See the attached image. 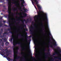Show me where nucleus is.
<instances>
[{
    "label": "nucleus",
    "instance_id": "f257e3e1",
    "mask_svg": "<svg viewBox=\"0 0 61 61\" xmlns=\"http://www.w3.org/2000/svg\"><path fill=\"white\" fill-rule=\"evenodd\" d=\"M7 1H8V5L9 6L8 7V13L9 15H8V19H10L12 21H14V20H16L17 21H18V20H17V19H14L13 18H10V14H11V12L10 11V10H11V8H10V2L9 1V0H7Z\"/></svg>",
    "mask_w": 61,
    "mask_h": 61
},
{
    "label": "nucleus",
    "instance_id": "f03ea898",
    "mask_svg": "<svg viewBox=\"0 0 61 61\" xmlns=\"http://www.w3.org/2000/svg\"><path fill=\"white\" fill-rule=\"evenodd\" d=\"M13 53L14 54V57L13 58V61H16V59H18L19 58H21V57L19 56H18L17 57H15V55L17 54L18 51H16L15 52V48H13Z\"/></svg>",
    "mask_w": 61,
    "mask_h": 61
},
{
    "label": "nucleus",
    "instance_id": "7ed1b4c3",
    "mask_svg": "<svg viewBox=\"0 0 61 61\" xmlns=\"http://www.w3.org/2000/svg\"><path fill=\"white\" fill-rule=\"evenodd\" d=\"M17 18H19L18 19H17V20H19V21H21L22 22V25H23L24 26H26L25 25V23H24V21H25V23L26 24H27V21H26L25 19L23 20H21L20 19V17H18Z\"/></svg>",
    "mask_w": 61,
    "mask_h": 61
},
{
    "label": "nucleus",
    "instance_id": "20e7f679",
    "mask_svg": "<svg viewBox=\"0 0 61 61\" xmlns=\"http://www.w3.org/2000/svg\"><path fill=\"white\" fill-rule=\"evenodd\" d=\"M9 33H11L12 34V35L11 36V37H12V38H11L10 39V41L11 42H12V39H14V34H13V32H12L11 31H10Z\"/></svg>",
    "mask_w": 61,
    "mask_h": 61
},
{
    "label": "nucleus",
    "instance_id": "39448f33",
    "mask_svg": "<svg viewBox=\"0 0 61 61\" xmlns=\"http://www.w3.org/2000/svg\"><path fill=\"white\" fill-rule=\"evenodd\" d=\"M44 16H45V17L46 18H44V20H45L46 23H47V24H48V20L47 19V15L46 14H44Z\"/></svg>",
    "mask_w": 61,
    "mask_h": 61
},
{
    "label": "nucleus",
    "instance_id": "423d86ee",
    "mask_svg": "<svg viewBox=\"0 0 61 61\" xmlns=\"http://www.w3.org/2000/svg\"><path fill=\"white\" fill-rule=\"evenodd\" d=\"M36 6L37 7L38 10H39V12L40 13H41V11L40 10H41V7L39 6V5L38 4H37Z\"/></svg>",
    "mask_w": 61,
    "mask_h": 61
},
{
    "label": "nucleus",
    "instance_id": "0eeeda50",
    "mask_svg": "<svg viewBox=\"0 0 61 61\" xmlns=\"http://www.w3.org/2000/svg\"><path fill=\"white\" fill-rule=\"evenodd\" d=\"M15 43V45L16 46V45H17V44H18V45H20L21 47L22 48V49H24V48L21 45L22 44V43H21V42H18L17 43Z\"/></svg>",
    "mask_w": 61,
    "mask_h": 61
},
{
    "label": "nucleus",
    "instance_id": "6e6552de",
    "mask_svg": "<svg viewBox=\"0 0 61 61\" xmlns=\"http://www.w3.org/2000/svg\"><path fill=\"white\" fill-rule=\"evenodd\" d=\"M3 33V31H0V37H1V38H3L4 37V36H2L1 35Z\"/></svg>",
    "mask_w": 61,
    "mask_h": 61
},
{
    "label": "nucleus",
    "instance_id": "1a4fd4ad",
    "mask_svg": "<svg viewBox=\"0 0 61 61\" xmlns=\"http://www.w3.org/2000/svg\"><path fill=\"white\" fill-rule=\"evenodd\" d=\"M4 38H4H2V39H1L0 38V44H1V42L2 41H2V40H3L4 41H6V39L5 38L4 39H3Z\"/></svg>",
    "mask_w": 61,
    "mask_h": 61
},
{
    "label": "nucleus",
    "instance_id": "9d476101",
    "mask_svg": "<svg viewBox=\"0 0 61 61\" xmlns=\"http://www.w3.org/2000/svg\"><path fill=\"white\" fill-rule=\"evenodd\" d=\"M44 54L45 55H47V56H45V57H48V55L49 54H50V53L49 52H48L47 53H45Z\"/></svg>",
    "mask_w": 61,
    "mask_h": 61
},
{
    "label": "nucleus",
    "instance_id": "9b49d317",
    "mask_svg": "<svg viewBox=\"0 0 61 61\" xmlns=\"http://www.w3.org/2000/svg\"><path fill=\"white\" fill-rule=\"evenodd\" d=\"M34 27H31L30 28H32V29H33V30L35 28H34V27L35 28H36L37 27V25H36V24H35V25H34Z\"/></svg>",
    "mask_w": 61,
    "mask_h": 61
},
{
    "label": "nucleus",
    "instance_id": "f8f14e48",
    "mask_svg": "<svg viewBox=\"0 0 61 61\" xmlns=\"http://www.w3.org/2000/svg\"><path fill=\"white\" fill-rule=\"evenodd\" d=\"M27 38H28V37L27 36H26V43H28V41H30V40H27Z\"/></svg>",
    "mask_w": 61,
    "mask_h": 61
},
{
    "label": "nucleus",
    "instance_id": "ddd939ff",
    "mask_svg": "<svg viewBox=\"0 0 61 61\" xmlns=\"http://www.w3.org/2000/svg\"><path fill=\"white\" fill-rule=\"evenodd\" d=\"M9 34V33L7 32V30L6 31H5L3 33V35H8Z\"/></svg>",
    "mask_w": 61,
    "mask_h": 61
},
{
    "label": "nucleus",
    "instance_id": "4468645a",
    "mask_svg": "<svg viewBox=\"0 0 61 61\" xmlns=\"http://www.w3.org/2000/svg\"><path fill=\"white\" fill-rule=\"evenodd\" d=\"M12 0V1H14L13 2H12L11 3H12L13 4H15L16 3V1H15V0Z\"/></svg>",
    "mask_w": 61,
    "mask_h": 61
},
{
    "label": "nucleus",
    "instance_id": "2eb2a0df",
    "mask_svg": "<svg viewBox=\"0 0 61 61\" xmlns=\"http://www.w3.org/2000/svg\"><path fill=\"white\" fill-rule=\"evenodd\" d=\"M15 43H16V41H13V46L14 47H15L16 48V47L15 46Z\"/></svg>",
    "mask_w": 61,
    "mask_h": 61
},
{
    "label": "nucleus",
    "instance_id": "dca6fc26",
    "mask_svg": "<svg viewBox=\"0 0 61 61\" xmlns=\"http://www.w3.org/2000/svg\"><path fill=\"white\" fill-rule=\"evenodd\" d=\"M5 52L4 51H3L2 52L1 55H2V56H5Z\"/></svg>",
    "mask_w": 61,
    "mask_h": 61
},
{
    "label": "nucleus",
    "instance_id": "f3484780",
    "mask_svg": "<svg viewBox=\"0 0 61 61\" xmlns=\"http://www.w3.org/2000/svg\"><path fill=\"white\" fill-rule=\"evenodd\" d=\"M54 42H55V43L54 44H53V45H54V46H57V44H56V43L55 40H54V42H53V43H54Z\"/></svg>",
    "mask_w": 61,
    "mask_h": 61
},
{
    "label": "nucleus",
    "instance_id": "a211bd4d",
    "mask_svg": "<svg viewBox=\"0 0 61 61\" xmlns=\"http://www.w3.org/2000/svg\"><path fill=\"white\" fill-rule=\"evenodd\" d=\"M21 36V37H25V36L22 35L21 34H20L17 35V36Z\"/></svg>",
    "mask_w": 61,
    "mask_h": 61
},
{
    "label": "nucleus",
    "instance_id": "6ab92c4d",
    "mask_svg": "<svg viewBox=\"0 0 61 61\" xmlns=\"http://www.w3.org/2000/svg\"><path fill=\"white\" fill-rule=\"evenodd\" d=\"M5 52L6 53H8L9 52V51H8V50L7 49H6L5 50Z\"/></svg>",
    "mask_w": 61,
    "mask_h": 61
},
{
    "label": "nucleus",
    "instance_id": "aec40b11",
    "mask_svg": "<svg viewBox=\"0 0 61 61\" xmlns=\"http://www.w3.org/2000/svg\"><path fill=\"white\" fill-rule=\"evenodd\" d=\"M2 22V21H0V27H1V26H3V25Z\"/></svg>",
    "mask_w": 61,
    "mask_h": 61
},
{
    "label": "nucleus",
    "instance_id": "412c9836",
    "mask_svg": "<svg viewBox=\"0 0 61 61\" xmlns=\"http://www.w3.org/2000/svg\"><path fill=\"white\" fill-rule=\"evenodd\" d=\"M24 16H22L21 17V18H23V17H26V16H27V14H24Z\"/></svg>",
    "mask_w": 61,
    "mask_h": 61
},
{
    "label": "nucleus",
    "instance_id": "4be33fe9",
    "mask_svg": "<svg viewBox=\"0 0 61 61\" xmlns=\"http://www.w3.org/2000/svg\"><path fill=\"white\" fill-rule=\"evenodd\" d=\"M37 16H39V17H40V15H38V16L37 15H35V17H34V19H35V20H36V18L37 17Z\"/></svg>",
    "mask_w": 61,
    "mask_h": 61
},
{
    "label": "nucleus",
    "instance_id": "5701e85b",
    "mask_svg": "<svg viewBox=\"0 0 61 61\" xmlns=\"http://www.w3.org/2000/svg\"><path fill=\"white\" fill-rule=\"evenodd\" d=\"M1 45L2 47H4V42H2Z\"/></svg>",
    "mask_w": 61,
    "mask_h": 61
},
{
    "label": "nucleus",
    "instance_id": "b1692460",
    "mask_svg": "<svg viewBox=\"0 0 61 61\" xmlns=\"http://www.w3.org/2000/svg\"><path fill=\"white\" fill-rule=\"evenodd\" d=\"M33 0V1H35V3H36V5H37V4H38V2H37V0Z\"/></svg>",
    "mask_w": 61,
    "mask_h": 61
},
{
    "label": "nucleus",
    "instance_id": "393cba45",
    "mask_svg": "<svg viewBox=\"0 0 61 61\" xmlns=\"http://www.w3.org/2000/svg\"><path fill=\"white\" fill-rule=\"evenodd\" d=\"M32 31H33V30H32V29H30V32H31L30 33V34H34Z\"/></svg>",
    "mask_w": 61,
    "mask_h": 61
},
{
    "label": "nucleus",
    "instance_id": "a878e982",
    "mask_svg": "<svg viewBox=\"0 0 61 61\" xmlns=\"http://www.w3.org/2000/svg\"><path fill=\"white\" fill-rule=\"evenodd\" d=\"M36 40L34 39L33 40V41L34 44H36Z\"/></svg>",
    "mask_w": 61,
    "mask_h": 61
},
{
    "label": "nucleus",
    "instance_id": "bb28decb",
    "mask_svg": "<svg viewBox=\"0 0 61 61\" xmlns=\"http://www.w3.org/2000/svg\"><path fill=\"white\" fill-rule=\"evenodd\" d=\"M5 45L6 46H7L8 45H9V42H6L5 43Z\"/></svg>",
    "mask_w": 61,
    "mask_h": 61
},
{
    "label": "nucleus",
    "instance_id": "cd10ccee",
    "mask_svg": "<svg viewBox=\"0 0 61 61\" xmlns=\"http://www.w3.org/2000/svg\"><path fill=\"white\" fill-rule=\"evenodd\" d=\"M50 46L51 48H53V45H49L48 47Z\"/></svg>",
    "mask_w": 61,
    "mask_h": 61
},
{
    "label": "nucleus",
    "instance_id": "c85d7f7f",
    "mask_svg": "<svg viewBox=\"0 0 61 61\" xmlns=\"http://www.w3.org/2000/svg\"><path fill=\"white\" fill-rule=\"evenodd\" d=\"M20 1L21 2H23L22 4H25V1H24V0H20Z\"/></svg>",
    "mask_w": 61,
    "mask_h": 61
},
{
    "label": "nucleus",
    "instance_id": "c756f323",
    "mask_svg": "<svg viewBox=\"0 0 61 61\" xmlns=\"http://www.w3.org/2000/svg\"><path fill=\"white\" fill-rule=\"evenodd\" d=\"M13 8V10L14 11H17V9H15V8Z\"/></svg>",
    "mask_w": 61,
    "mask_h": 61
},
{
    "label": "nucleus",
    "instance_id": "7c9ffc66",
    "mask_svg": "<svg viewBox=\"0 0 61 61\" xmlns=\"http://www.w3.org/2000/svg\"><path fill=\"white\" fill-rule=\"evenodd\" d=\"M13 25L12 24H9V26L10 27H11V25Z\"/></svg>",
    "mask_w": 61,
    "mask_h": 61
},
{
    "label": "nucleus",
    "instance_id": "2f4dec72",
    "mask_svg": "<svg viewBox=\"0 0 61 61\" xmlns=\"http://www.w3.org/2000/svg\"><path fill=\"white\" fill-rule=\"evenodd\" d=\"M25 7H24V8H23V10H24V11H25V12H26V10H27V9H25Z\"/></svg>",
    "mask_w": 61,
    "mask_h": 61
},
{
    "label": "nucleus",
    "instance_id": "473e14b6",
    "mask_svg": "<svg viewBox=\"0 0 61 61\" xmlns=\"http://www.w3.org/2000/svg\"><path fill=\"white\" fill-rule=\"evenodd\" d=\"M41 25H42V26H43V28H44L45 27H44V26H43V22H41Z\"/></svg>",
    "mask_w": 61,
    "mask_h": 61
},
{
    "label": "nucleus",
    "instance_id": "72a5a7b5",
    "mask_svg": "<svg viewBox=\"0 0 61 61\" xmlns=\"http://www.w3.org/2000/svg\"><path fill=\"white\" fill-rule=\"evenodd\" d=\"M29 53L30 55H31V51H29Z\"/></svg>",
    "mask_w": 61,
    "mask_h": 61
},
{
    "label": "nucleus",
    "instance_id": "f704fd0d",
    "mask_svg": "<svg viewBox=\"0 0 61 61\" xmlns=\"http://www.w3.org/2000/svg\"><path fill=\"white\" fill-rule=\"evenodd\" d=\"M49 36H51V33H50V31H49Z\"/></svg>",
    "mask_w": 61,
    "mask_h": 61
},
{
    "label": "nucleus",
    "instance_id": "c9c22d12",
    "mask_svg": "<svg viewBox=\"0 0 61 61\" xmlns=\"http://www.w3.org/2000/svg\"><path fill=\"white\" fill-rule=\"evenodd\" d=\"M20 7V8H19V10H20H20H21V11H22V10H21V9H22V8H21V7Z\"/></svg>",
    "mask_w": 61,
    "mask_h": 61
},
{
    "label": "nucleus",
    "instance_id": "e433bc0d",
    "mask_svg": "<svg viewBox=\"0 0 61 61\" xmlns=\"http://www.w3.org/2000/svg\"><path fill=\"white\" fill-rule=\"evenodd\" d=\"M2 49H3L2 47L1 46L0 47V50H2Z\"/></svg>",
    "mask_w": 61,
    "mask_h": 61
},
{
    "label": "nucleus",
    "instance_id": "4c0bfd02",
    "mask_svg": "<svg viewBox=\"0 0 61 61\" xmlns=\"http://www.w3.org/2000/svg\"><path fill=\"white\" fill-rule=\"evenodd\" d=\"M24 30L25 31H28V30L27 29H24Z\"/></svg>",
    "mask_w": 61,
    "mask_h": 61
},
{
    "label": "nucleus",
    "instance_id": "58836bf2",
    "mask_svg": "<svg viewBox=\"0 0 61 61\" xmlns=\"http://www.w3.org/2000/svg\"><path fill=\"white\" fill-rule=\"evenodd\" d=\"M33 36V35H30V36H29V37L30 38V37H31L32 36Z\"/></svg>",
    "mask_w": 61,
    "mask_h": 61
},
{
    "label": "nucleus",
    "instance_id": "ea45409f",
    "mask_svg": "<svg viewBox=\"0 0 61 61\" xmlns=\"http://www.w3.org/2000/svg\"><path fill=\"white\" fill-rule=\"evenodd\" d=\"M32 4L33 5H34L35 4H34V3H35V1H34V2H33V1H32Z\"/></svg>",
    "mask_w": 61,
    "mask_h": 61
},
{
    "label": "nucleus",
    "instance_id": "a19ab883",
    "mask_svg": "<svg viewBox=\"0 0 61 61\" xmlns=\"http://www.w3.org/2000/svg\"><path fill=\"white\" fill-rule=\"evenodd\" d=\"M3 23H5V22H6V21L5 20H4L3 21Z\"/></svg>",
    "mask_w": 61,
    "mask_h": 61
},
{
    "label": "nucleus",
    "instance_id": "79ce46f5",
    "mask_svg": "<svg viewBox=\"0 0 61 61\" xmlns=\"http://www.w3.org/2000/svg\"><path fill=\"white\" fill-rule=\"evenodd\" d=\"M10 19H9V20H8V21L9 22V23H10Z\"/></svg>",
    "mask_w": 61,
    "mask_h": 61
},
{
    "label": "nucleus",
    "instance_id": "37998d69",
    "mask_svg": "<svg viewBox=\"0 0 61 61\" xmlns=\"http://www.w3.org/2000/svg\"><path fill=\"white\" fill-rule=\"evenodd\" d=\"M27 22H28L29 21V19H27Z\"/></svg>",
    "mask_w": 61,
    "mask_h": 61
},
{
    "label": "nucleus",
    "instance_id": "c03bdc74",
    "mask_svg": "<svg viewBox=\"0 0 61 61\" xmlns=\"http://www.w3.org/2000/svg\"><path fill=\"white\" fill-rule=\"evenodd\" d=\"M0 31H1L3 32V29H1V30H0Z\"/></svg>",
    "mask_w": 61,
    "mask_h": 61
},
{
    "label": "nucleus",
    "instance_id": "a18cd8bd",
    "mask_svg": "<svg viewBox=\"0 0 61 61\" xmlns=\"http://www.w3.org/2000/svg\"><path fill=\"white\" fill-rule=\"evenodd\" d=\"M21 6L22 7H23V6H24V5H23V4H22Z\"/></svg>",
    "mask_w": 61,
    "mask_h": 61
},
{
    "label": "nucleus",
    "instance_id": "49530a36",
    "mask_svg": "<svg viewBox=\"0 0 61 61\" xmlns=\"http://www.w3.org/2000/svg\"><path fill=\"white\" fill-rule=\"evenodd\" d=\"M7 16H8V15H5V16L6 17H7Z\"/></svg>",
    "mask_w": 61,
    "mask_h": 61
},
{
    "label": "nucleus",
    "instance_id": "de8ad7c7",
    "mask_svg": "<svg viewBox=\"0 0 61 61\" xmlns=\"http://www.w3.org/2000/svg\"><path fill=\"white\" fill-rule=\"evenodd\" d=\"M37 47V46H36V49Z\"/></svg>",
    "mask_w": 61,
    "mask_h": 61
},
{
    "label": "nucleus",
    "instance_id": "09e8293b",
    "mask_svg": "<svg viewBox=\"0 0 61 61\" xmlns=\"http://www.w3.org/2000/svg\"><path fill=\"white\" fill-rule=\"evenodd\" d=\"M10 27V30H12V27Z\"/></svg>",
    "mask_w": 61,
    "mask_h": 61
},
{
    "label": "nucleus",
    "instance_id": "8fccbe9b",
    "mask_svg": "<svg viewBox=\"0 0 61 61\" xmlns=\"http://www.w3.org/2000/svg\"><path fill=\"white\" fill-rule=\"evenodd\" d=\"M19 27H20V28H21V29H23V28H21V27H20V26H19Z\"/></svg>",
    "mask_w": 61,
    "mask_h": 61
},
{
    "label": "nucleus",
    "instance_id": "3c124183",
    "mask_svg": "<svg viewBox=\"0 0 61 61\" xmlns=\"http://www.w3.org/2000/svg\"><path fill=\"white\" fill-rule=\"evenodd\" d=\"M9 60H13V59H10V58H9Z\"/></svg>",
    "mask_w": 61,
    "mask_h": 61
},
{
    "label": "nucleus",
    "instance_id": "603ef678",
    "mask_svg": "<svg viewBox=\"0 0 61 61\" xmlns=\"http://www.w3.org/2000/svg\"><path fill=\"white\" fill-rule=\"evenodd\" d=\"M4 26H7V25H4Z\"/></svg>",
    "mask_w": 61,
    "mask_h": 61
},
{
    "label": "nucleus",
    "instance_id": "864d4df0",
    "mask_svg": "<svg viewBox=\"0 0 61 61\" xmlns=\"http://www.w3.org/2000/svg\"><path fill=\"white\" fill-rule=\"evenodd\" d=\"M35 8L36 9V10H37V8H36V6H35Z\"/></svg>",
    "mask_w": 61,
    "mask_h": 61
},
{
    "label": "nucleus",
    "instance_id": "5fc2aeb1",
    "mask_svg": "<svg viewBox=\"0 0 61 61\" xmlns=\"http://www.w3.org/2000/svg\"><path fill=\"white\" fill-rule=\"evenodd\" d=\"M20 23V21H19L17 23H16V24H19V23Z\"/></svg>",
    "mask_w": 61,
    "mask_h": 61
},
{
    "label": "nucleus",
    "instance_id": "6e6d98bb",
    "mask_svg": "<svg viewBox=\"0 0 61 61\" xmlns=\"http://www.w3.org/2000/svg\"><path fill=\"white\" fill-rule=\"evenodd\" d=\"M59 47H58L57 48V50H58V49H59Z\"/></svg>",
    "mask_w": 61,
    "mask_h": 61
},
{
    "label": "nucleus",
    "instance_id": "4d7b16f0",
    "mask_svg": "<svg viewBox=\"0 0 61 61\" xmlns=\"http://www.w3.org/2000/svg\"><path fill=\"white\" fill-rule=\"evenodd\" d=\"M8 30L9 31H10V29H8Z\"/></svg>",
    "mask_w": 61,
    "mask_h": 61
},
{
    "label": "nucleus",
    "instance_id": "13d9d810",
    "mask_svg": "<svg viewBox=\"0 0 61 61\" xmlns=\"http://www.w3.org/2000/svg\"><path fill=\"white\" fill-rule=\"evenodd\" d=\"M23 59H22L20 60V61H23Z\"/></svg>",
    "mask_w": 61,
    "mask_h": 61
},
{
    "label": "nucleus",
    "instance_id": "bf43d9fd",
    "mask_svg": "<svg viewBox=\"0 0 61 61\" xmlns=\"http://www.w3.org/2000/svg\"><path fill=\"white\" fill-rule=\"evenodd\" d=\"M17 5H18V4H17L15 5V6H17Z\"/></svg>",
    "mask_w": 61,
    "mask_h": 61
},
{
    "label": "nucleus",
    "instance_id": "052dcab7",
    "mask_svg": "<svg viewBox=\"0 0 61 61\" xmlns=\"http://www.w3.org/2000/svg\"><path fill=\"white\" fill-rule=\"evenodd\" d=\"M32 58H34V60L35 59V58H34V57H33L32 56Z\"/></svg>",
    "mask_w": 61,
    "mask_h": 61
},
{
    "label": "nucleus",
    "instance_id": "680f3d73",
    "mask_svg": "<svg viewBox=\"0 0 61 61\" xmlns=\"http://www.w3.org/2000/svg\"><path fill=\"white\" fill-rule=\"evenodd\" d=\"M49 43H51V44H52V43L51 42H50V41H49Z\"/></svg>",
    "mask_w": 61,
    "mask_h": 61
},
{
    "label": "nucleus",
    "instance_id": "e2e57ef3",
    "mask_svg": "<svg viewBox=\"0 0 61 61\" xmlns=\"http://www.w3.org/2000/svg\"><path fill=\"white\" fill-rule=\"evenodd\" d=\"M51 37H50V38H49V40H50V39H51Z\"/></svg>",
    "mask_w": 61,
    "mask_h": 61
},
{
    "label": "nucleus",
    "instance_id": "0e129e2a",
    "mask_svg": "<svg viewBox=\"0 0 61 61\" xmlns=\"http://www.w3.org/2000/svg\"><path fill=\"white\" fill-rule=\"evenodd\" d=\"M2 19V17H1V18H0V20Z\"/></svg>",
    "mask_w": 61,
    "mask_h": 61
},
{
    "label": "nucleus",
    "instance_id": "69168bd1",
    "mask_svg": "<svg viewBox=\"0 0 61 61\" xmlns=\"http://www.w3.org/2000/svg\"><path fill=\"white\" fill-rule=\"evenodd\" d=\"M21 55H23V53H21Z\"/></svg>",
    "mask_w": 61,
    "mask_h": 61
},
{
    "label": "nucleus",
    "instance_id": "338daca9",
    "mask_svg": "<svg viewBox=\"0 0 61 61\" xmlns=\"http://www.w3.org/2000/svg\"><path fill=\"white\" fill-rule=\"evenodd\" d=\"M53 56H55V55H56V54L55 53H54V54H53Z\"/></svg>",
    "mask_w": 61,
    "mask_h": 61
},
{
    "label": "nucleus",
    "instance_id": "774afa93",
    "mask_svg": "<svg viewBox=\"0 0 61 61\" xmlns=\"http://www.w3.org/2000/svg\"><path fill=\"white\" fill-rule=\"evenodd\" d=\"M32 24H33H33H34V23L33 22H32Z\"/></svg>",
    "mask_w": 61,
    "mask_h": 61
}]
</instances>
